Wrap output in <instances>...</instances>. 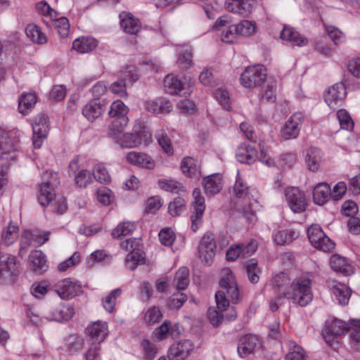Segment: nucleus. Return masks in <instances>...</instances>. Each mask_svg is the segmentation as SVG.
Listing matches in <instances>:
<instances>
[{
    "label": "nucleus",
    "instance_id": "f257e3e1",
    "mask_svg": "<svg viewBox=\"0 0 360 360\" xmlns=\"http://www.w3.org/2000/svg\"><path fill=\"white\" fill-rule=\"evenodd\" d=\"M219 285L225 291L219 290L215 294V300L217 309L223 312L229 307V301L226 297V294L230 297L234 304L240 300V292L236 277L229 268L222 270V276L219 281Z\"/></svg>",
    "mask_w": 360,
    "mask_h": 360
},
{
    "label": "nucleus",
    "instance_id": "f03ea898",
    "mask_svg": "<svg viewBox=\"0 0 360 360\" xmlns=\"http://www.w3.org/2000/svg\"><path fill=\"white\" fill-rule=\"evenodd\" d=\"M311 283L310 275L297 276L292 281L290 290L282 292L280 300L286 297L300 307L307 306L313 300Z\"/></svg>",
    "mask_w": 360,
    "mask_h": 360
},
{
    "label": "nucleus",
    "instance_id": "7ed1b4c3",
    "mask_svg": "<svg viewBox=\"0 0 360 360\" xmlns=\"http://www.w3.org/2000/svg\"><path fill=\"white\" fill-rule=\"evenodd\" d=\"M259 148L260 154L258 156L257 151L255 147H252L246 143H243L238 146L236 153V158L237 160L241 163L250 165L254 163L258 159L259 161L269 167L274 166V160L267 156L264 147L261 143H259Z\"/></svg>",
    "mask_w": 360,
    "mask_h": 360
},
{
    "label": "nucleus",
    "instance_id": "20e7f679",
    "mask_svg": "<svg viewBox=\"0 0 360 360\" xmlns=\"http://www.w3.org/2000/svg\"><path fill=\"white\" fill-rule=\"evenodd\" d=\"M59 184L58 174L46 171L41 175L37 200L41 206H47L56 198L55 186Z\"/></svg>",
    "mask_w": 360,
    "mask_h": 360
},
{
    "label": "nucleus",
    "instance_id": "39448f33",
    "mask_svg": "<svg viewBox=\"0 0 360 360\" xmlns=\"http://www.w3.org/2000/svg\"><path fill=\"white\" fill-rule=\"evenodd\" d=\"M266 76L267 72L263 65H251L247 67L241 73L240 82L245 88H257L265 82Z\"/></svg>",
    "mask_w": 360,
    "mask_h": 360
},
{
    "label": "nucleus",
    "instance_id": "423d86ee",
    "mask_svg": "<svg viewBox=\"0 0 360 360\" xmlns=\"http://www.w3.org/2000/svg\"><path fill=\"white\" fill-rule=\"evenodd\" d=\"M18 158L16 145L11 140L8 134L0 128V167L8 168L12 161Z\"/></svg>",
    "mask_w": 360,
    "mask_h": 360
},
{
    "label": "nucleus",
    "instance_id": "0eeeda50",
    "mask_svg": "<svg viewBox=\"0 0 360 360\" xmlns=\"http://www.w3.org/2000/svg\"><path fill=\"white\" fill-rule=\"evenodd\" d=\"M307 236L311 244L318 250L328 252L335 248V243L325 234L321 226L317 224H313L308 228Z\"/></svg>",
    "mask_w": 360,
    "mask_h": 360
},
{
    "label": "nucleus",
    "instance_id": "6e6552de",
    "mask_svg": "<svg viewBox=\"0 0 360 360\" xmlns=\"http://www.w3.org/2000/svg\"><path fill=\"white\" fill-rule=\"evenodd\" d=\"M216 248L214 235L211 232H207L198 245V257L201 262L206 266H211L215 256Z\"/></svg>",
    "mask_w": 360,
    "mask_h": 360
},
{
    "label": "nucleus",
    "instance_id": "1a4fd4ad",
    "mask_svg": "<svg viewBox=\"0 0 360 360\" xmlns=\"http://www.w3.org/2000/svg\"><path fill=\"white\" fill-rule=\"evenodd\" d=\"M348 330V325L345 321L334 319L326 323L322 334L326 343L330 347H334L338 344V338L344 335Z\"/></svg>",
    "mask_w": 360,
    "mask_h": 360
},
{
    "label": "nucleus",
    "instance_id": "9d476101",
    "mask_svg": "<svg viewBox=\"0 0 360 360\" xmlns=\"http://www.w3.org/2000/svg\"><path fill=\"white\" fill-rule=\"evenodd\" d=\"M285 196L289 208L294 213H302L307 210V201L306 195L298 188L290 187L286 188Z\"/></svg>",
    "mask_w": 360,
    "mask_h": 360
},
{
    "label": "nucleus",
    "instance_id": "9b49d317",
    "mask_svg": "<svg viewBox=\"0 0 360 360\" xmlns=\"http://www.w3.org/2000/svg\"><path fill=\"white\" fill-rule=\"evenodd\" d=\"M49 129L47 115L39 114L34 117L32 123V143L35 148H41L44 140L46 138Z\"/></svg>",
    "mask_w": 360,
    "mask_h": 360
},
{
    "label": "nucleus",
    "instance_id": "f8f14e48",
    "mask_svg": "<svg viewBox=\"0 0 360 360\" xmlns=\"http://www.w3.org/2000/svg\"><path fill=\"white\" fill-rule=\"evenodd\" d=\"M20 273V263L15 256L0 252V278L15 277Z\"/></svg>",
    "mask_w": 360,
    "mask_h": 360
},
{
    "label": "nucleus",
    "instance_id": "ddd939ff",
    "mask_svg": "<svg viewBox=\"0 0 360 360\" xmlns=\"http://www.w3.org/2000/svg\"><path fill=\"white\" fill-rule=\"evenodd\" d=\"M50 236L49 231H26L22 236L20 241V248L19 254L22 257L27 249L32 245L40 246L49 240Z\"/></svg>",
    "mask_w": 360,
    "mask_h": 360
},
{
    "label": "nucleus",
    "instance_id": "4468645a",
    "mask_svg": "<svg viewBox=\"0 0 360 360\" xmlns=\"http://www.w3.org/2000/svg\"><path fill=\"white\" fill-rule=\"evenodd\" d=\"M193 197L194 199L192 203L193 213L191 217V220L192 222L191 229L195 232L201 224V219L205 210V198L202 195L200 188H195L193 190Z\"/></svg>",
    "mask_w": 360,
    "mask_h": 360
},
{
    "label": "nucleus",
    "instance_id": "2eb2a0df",
    "mask_svg": "<svg viewBox=\"0 0 360 360\" xmlns=\"http://www.w3.org/2000/svg\"><path fill=\"white\" fill-rule=\"evenodd\" d=\"M346 89L342 82L336 83L330 86L324 94V100L332 109L341 106L346 97Z\"/></svg>",
    "mask_w": 360,
    "mask_h": 360
},
{
    "label": "nucleus",
    "instance_id": "dca6fc26",
    "mask_svg": "<svg viewBox=\"0 0 360 360\" xmlns=\"http://www.w3.org/2000/svg\"><path fill=\"white\" fill-rule=\"evenodd\" d=\"M55 291L62 299L74 297L82 292V285L78 281L66 278L58 281L54 286Z\"/></svg>",
    "mask_w": 360,
    "mask_h": 360
},
{
    "label": "nucleus",
    "instance_id": "f3484780",
    "mask_svg": "<svg viewBox=\"0 0 360 360\" xmlns=\"http://www.w3.org/2000/svg\"><path fill=\"white\" fill-rule=\"evenodd\" d=\"M86 334L90 345H100L108 335L107 323L100 321H95L86 327Z\"/></svg>",
    "mask_w": 360,
    "mask_h": 360
},
{
    "label": "nucleus",
    "instance_id": "a211bd4d",
    "mask_svg": "<svg viewBox=\"0 0 360 360\" xmlns=\"http://www.w3.org/2000/svg\"><path fill=\"white\" fill-rule=\"evenodd\" d=\"M68 174L75 179V184L79 187L86 186L91 181V174L86 169L79 170V158H74L69 164Z\"/></svg>",
    "mask_w": 360,
    "mask_h": 360
},
{
    "label": "nucleus",
    "instance_id": "6ab92c4d",
    "mask_svg": "<svg viewBox=\"0 0 360 360\" xmlns=\"http://www.w3.org/2000/svg\"><path fill=\"white\" fill-rule=\"evenodd\" d=\"M304 120L302 112H295L286 122L282 131L283 136L285 139L296 138L300 130L301 125Z\"/></svg>",
    "mask_w": 360,
    "mask_h": 360
},
{
    "label": "nucleus",
    "instance_id": "aec40b11",
    "mask_svg": "<svg viewBox=\"0 0 360 360\" xmlns=\"http://www.w3.org/2000/svg\"><path fill=\"white\" fill-rule=\"evenodd\" d=\"M259 340L255 335L248 334L242 337L238 345V352L240 357L245 358L254 352L259 346Z\"/></svg>",
    "mask_w": 360,
    "mask_h": 360
},
{
    "label": "nucleus",
    "instance_id": "412c9836",
    "mask_svg": "<svg viewBox=\"0 0 360 360\" xmlns=\"http://www.w3.org/2000/svg\"><path fill=\"white\" fill-rule=\"evenodd\" d=\"M181 172L186 177L198 181L201 176L200 166L196 160L188 156L181 160Z\"/></svg>",
    "mask_w": 360,
    "mask_h": 360
},
{
    "label": "nucleus",
    "instance_id": "4be33fe9",
    "mask_svg": "<svg viewBox=\"0 0 360 360\" xmlns=\"http://www.w3.org/2000/svg\"><path fill=\"white\" fill-rule=\"evenodd\" d=\"M127 160L131 165L148 169H153L155 167V161L146 153L130 152L127 155Z\"/></svg>",
    "mask_w": 360,
    "mask_h": 360
},
{
    "label": "nucleus",
    "instance_id": "5701e85b",
    "mask_svg": "<svg viewBox=\"0 0 360 360\" xmlns=\"http://www.w3.org/2000/svg\"><path fill=\"white\" fill-rule=\"evenodd\" d=\"M29 266L32 271L41 274L48 269L46 256L41 250H34L29 255Z\"/></svg>",
    "mask_w": 360,
    "mask_h": 360
},
{
    "label": "nucleus",
    "instance_id": "b1692460",
    "mask_svg": "<svg viewBox=\"0 0 360 360\" xmlns=\"http://www.w3.org/2000/svg\"><path fill=\"white\" fill-rule=\"evenodd\" d=\"M332 198L330 186L327 183H319L314 188L313 199L316 204L323 205Z\"/></svg>",
    "mask_w": 360,
    "mask_h": 360
},
{
    "label": "nucleus",
    "instance_id": "393cba45",
    "mask_svg": "<svg viewBox=\"0 0 360 360\" xmlns=\"http://www.w3.org/2000/svg\"><path fill=\"white\" fill-rule=\"evenodd\" d=\"M170 333L173 339H177L179 335L178 323L171 326V323L169 321H165L164 323L155 328L153 334L155 338L158 340H165L167 335Z\"/></svg>",
    "mask_w": 360,
    "mask_h": 360
},
{
    "label": "nucleus",
    "instance_id": "a878e982",
    "mask_svg": "<svg viewBox=\"0 0 360 360\" xmlns=\"http://www.w3.org/2000/svg\"><path fill=\"white\" fill-rule=\"evenodd\" d=\"M281 38L288 41L292 45L303 46L307 44L308 39L294 30L292 27L284 26L281 32Z\"/></svg>",
    "mask_w": 360,
    "mask_h": 360
},
{
    "label": "nucleus",
    "instance_id": "bb28decb",
    "mask_svg": "<svg viewBox=\"0 0 360 360\" xmlns=\"http://www.w3.org/2000/svg\"><path fill=\"white\" fill-rule=\"evenodd\" d=\"M203 184L205 193L210 196L218 193L222 188V180L218 174H211L204 178Z\"/></svg>",
    "mask_w": 360,
    "mask_h": 360
},
{
    "label": "nucleus",
    "instance_id": "cd10ccee",
    "mask_svg": "<svg viewBox=\"0 0 360 360\" xmlns=\"http://www.w3.org/2000/svg\"><path fill=\"white\" fill-rule=\"evenodd\" d=\"M120 17L121 18L120 25L124 32L130 34H136L140 31L141 22L131 14L123 13L120 15Z\"/></svg>",
    "mask_w": 360,
    "mask_h": 360
},
{
    "label": "nucleus",
    "instance_id": "c85d7f7f",
    "mask_svg": "<svg viewBox=\"0 0 360 360\" xmlns=\"http://www.w3.org/2000/svg\"><path fill=\"white\" fill-rule=\"evenodd\" d=\"M331 290L340 304L346 305L348 304L351 296V290L345 284L333 281L331 285Z\"/></svg>",
    "mask_w": 360,
    "mask_h": 360
},
{
    "label": "nucleus",
    "instance_id": "c756f323",
    "mask_svg": "<svg viewBox=\"0 0 360 360\" xmlns=\"http://www.w3.org/2000/svg\"><path fill=\"white\" fill-rule=\"evenodd\" d=\"M330 264L335 271L345 276L350 275L353 272L352 266L346 261L345 257L338 255H334L330 257Z\"/></svg>",
    "mask_w": 360,
    "mask_h": 360
},
{
    "label": "nucleus",
    "instance_id": "7c9ffc66",
    "mask_svg": "<svg viewBox=\"0 0 360 360\" xmlns=\"http://www.w3.org/2000/svg\"><path fill=\"white\" fill-rule=\"evenodd\" d=\"M104 111V104L95 101L88 103L82 109L83 115L89 121L99 117Z\"/></svg>",
    "mask_w": 360,
    "mask_h": 360
},
{
    "label": "nucleus",
    "instance_id": "2f4dec72",
    "mask_svg": "<svg viewBox=\"0 0 360 360\" xmlns=\"http://www.w3.org/2000/svg\"><path fill=\"white\" fill-rule=\"evenodd\" d=\"M288 353L285 354V360H307L304 349L292 340L285 342Z\"/></svg>",
    "mask_w": 360,
    "mask_h": 360
},
{
    "label": "nucleus",
    "instance_id": "473e14b6",
    "mask_svg": "<svg viewBox=\"0 0 360 360\" xmlns=\"http://www.w3.org/2000/svg\"><path fill=\"white\" fill-rule=\"evenodd\" d=\"M97 46V40L92 37L77 38L72 43L73 49L82 53L93 51Z\"/></svg>",
    "mask_w": 360,
    "mask_h": 360
},
{
    "label": "nucleus",
    "instance_id": "72a5a7b5",
    "mask_svg": "<svg viewBox=\"0 0 360 360\" xmlns=\"http://www.w3.org/2000/svg\"><path fill=\"white\" fill-rule=\"evenodd\" d=\"M321 160V150L315 147L309 148L306 154L305 161L308 169L311 172H316L319 169Z\"/></svg>",
    "mask_w": 360,
    "mask_h": 360
},
{
    "label": "nucleus",
    "instance_id": "f704fd0d",
    "mask_svg": "<svg viewBox=\"0 0 360 360\" xmlns=\"http://www.w3.org/2000/svg\"><path fill=\"white\" fill-rule=\"evenodd\" d=\"M290 278L288 274L281 271L274 275L270 281V285L275 290L274 293L283 292L290 284Z\"/></svg>",
    "mask_w": 360,
    "mask_h": 360
},
{
    "label": "nucleus",
    "instance_id": "c9c22d12",
    "mask_svg": "<svg viewBox=\"0 0 360 360\" xmlns=\"http://www.w3.org/2000/svg\"><path fill=\"white\" fill-rule=\"evenodd\" d=\"M74 314L72 307L60 304L55 307L51 311V318L56 321H68Z\"/></svg>",
    "mask_w": 360,
    "mask_h": 360
},
{
    "label": "nucleus",
    "instance_id": "e433bc0d",
    "mask_svg": "<svg viewBox=\"0 0 360 360\" xmlns=\"http://www.w3.org/2000/svg\"><path fill=\"white\" fill-rule=\"evenodd\" d=\"M298 237V233L292 229L279 230L274 234V241L279 245H288Z\"/></svg>",
    "mask_w": 360,
    "mask_h": 360
},
{
    "label": "nucleus",
    "instance_id": "4c0bfd02",
    "mask_svg": "<svg viewBox=\"0 0 360 360\" xmlns=\"http://www.w3.org/2000/svg\"><path fill=\"white\" fill-rule=\"evenodd\" d=\"M25 33L27 37L35 44H43L47 41L46 35L37 25H27L25 28Z\"/></svg>",
    "mask_w": 360,
    "mask_h": 360
},
{
    "label": "nucleus",
    "instance_id": "58836bf2",
    "mask_svg": "<svg viewBox=\"0 0 360 360\" xmlns=\"http://www.w3.org/2000/svg\"><path fill=\"white\" fill-rule=\"evenodd\" d=\"M243 266L250 282L252 283H258L261 270L258 266L257 260L256 259H250L244 263Z\"/></svg>",
    "mask_w": 360,
    "mask_h": 360
},
{
    "label": "nucleus",
    "instance_id": "ea45409f",
    "mask_svg": "<svg viewBox=\"0 0 360 360\" xmlns=\"http://www.w3.org/2000/svg\"><path fill=\"white\" fill-rule=\"evenodd\" d=\"M37 103V96L34 94H22L18 100V108L20 113L26 115L31 110Z\"/></svg>",
    "mask_w": 360,
    "mask_h": 360
},
{
    "label": "nucleus",
    "instance_id": "a19ab883",
    "mask_svg": "<svg viewBox=\"0 0 360 360\" xmlns=\"http://www.w3.org/2000/svg\"><path fill=\"white\" fill-rule=\"evenodd\" d=\"M165 92L172 95H179L180 92V79L178 75L168 74L164 79Z\"/></svg>",
    "mask_w": 360,
    "mask_h": 360
},
{
    "label": "nucleus",
    "instance_id": "79ce46f5",
    "mask_svg": "<svg viewBox=\"0 0 360 360\" xmlns=\"http://www.w3.org/2000/svg\"><path fill=\"white\" fill-rule=\"evenodd\" d=\"M129 118L114 119L108 126V136L111 137H116L119 136L127 126Z\"/></svg>",
    "mask_w": 360,
    "mask_h": 360
},
{
    "label": "nucleus",
    "instance_id": "37998d69",
    "mask_svg": "<svg viewBox=\"0 0 360 360\" xmlns=\"http://www.w3.org/2000/svg\"><path fill=\"white\" fill-rule=\"evenodd\" d=\"M18 237V227L9 224L3 231L1 234V243L6 246L12 245Z\"/></svg>",
    "mask_w": 360,
    "mask_h": 360
},
{
    "label": "nucleus",
    "instance_id": "c03bdc74",
    "mask_svg": "<svg viewBox=\"0 0 360 360\" xmlns=\"http://www.w3.org/2000/svg\"><path fill=\"white\" fill-rule=\"evenodd\" d=\"M128 112L129 108L124 103L120 100H117L111 104L109 115L112 117H114V119L128 118L127 117Z\"/></svg>",
    "mask_w": 360,
    "mask_h": 360
},
{
    "label": "nucleus",
    "instance_id": "a18cd8bd",
    "mask_svg": "<svg viewBox=\"0 0 360 360\" xmlns=\"http://www.w3.org/2000/svg\"><path fill=\"white\" fill-rule=\"evenodd\" d=\"M136 228L135 223L124 221L117 225L112 231V236L118 238L122 236L131 234Z\"/></svg>",
    "mask_w": 360,
    "mask_h": 360
},
{
    "label": "nucleus",
    "instance_id": "49530a36",
    "mask_svg": "<svg viewBox=\"0 0 360 360\" xmlns=\"http://www.w3.org/2000/svg\"><path fill=\"white\" fill-rule=\"evenodd\" d=\"M232 194L238 199H243L245 200L246 198L249 199L248 187L242 181L238 172L236 183L233 186Z\"/></svg>",
    "mask_w": 360,
    "mask_h": 360
},
{
    "label": "nucleus",
    "instance_id": "de8ad7c7",
    "mask_svg": "<svg viewBox=\"0 0 360 360\" xmlns=\"http://www.w3.org/2000/svg\"><path fill=\"white\" fill-rule=\"evenodd\" d=\"M141 143V132L126 133L121 139V146L126 148H134Z\"/></svg>",
    "mask_w": 360,
    "mask_h": 360
},
{
    "label": "nucleus",
    "instance_id": "09e8293b",
    "mask_svg": "<svg viewBox=\"0 0 360 360\" xmlns=\"http://www.w3.org/2000/svg\"><path fill=\"white\" fill-rule=\"evenodd\" d=\"M193 65V51L191 46L181 44V69H188Z\"/></svg>",
    "mask_w": 360,
    "mask_h": 360
},
{
    "label": "nucleus",
    "instance_id": "8fccbe9b",
    "mask_svg": "<svg viewBox=\"0 0 360 360\" xmlns=\"http://www.w3.org/2000/svg\"><path fill=\"white\" fill-rule=\"evenodd\" d=\"M162 317V314L159 307L153 306L147 309L144 314L143 319L146 323L153 325L159 322Z\"/></svg>",
    "mask_w": 360,
    "mask_h": 360
},
{
    "label": "nucleus",
    "instance_id": "3c124183",
    "mask_svg": "<svg viewBox=\"0 0 360 360\" xmlns=\"http://www.w3.org/2000/svg\"><path fill=\"white\" fill-rule=\"evenodd\" d=\"M120 77L126 83L133 84L139 79L136 67L134 65H127L121 71Z\"/></svg>",
    "mask_w": 360,
    "mask_h": 360
},
{
    "label": "nucleus",
    "instance_id": "603ef678",
    "mask_svg": "<svg viewBox=\"0 0 360 360\" xmlns=\"http://www.w3.org/2000/svg\"><path fill=\"white\" fill-rule=\"evenodd\" d=\"M93 175L96 181L103 183L108 184L110 181V176L107 171L106 168L101 165H96L93 169Z\"/></svg>",
    "mask_w": 360,
    "mask_h": 360
},
{
    "label": "nucleus",
    "instance_id": "864d4df0",
    "mask_svg": "<svg viewBox=\"0 0 360 360\" xmlns=\"http://www.w3.org/2000/svg\"><path fill=\"white\" fill-rule=\"evenodd\" d=\"M121 289L117 288L112 290L105 299L103 300V306L107 311L112 313L114 311L116 304V299L121 295Z\"/></svg>",
    "mask_w": 360,
    "mask_h": 360
},
{
    "label": "nucleus",
    "instance_id": "5fc2aeb1",
    "mask_svg": "<svg viewBox=\"0 0 360 360\" xmlns=\"http://www.w3.org/2000/svg\"><path fill=\"white\" fill-rule=\"evenodd\" d=\"M337 117L342 129L346 130H352L353 129L354 122L349 114L345 110H339L337 112Z\"/></svg>",
    "mask_w": 360,
    "mask_h": 360
},
{
    "label": "nucleus",
    "instance_id": "6e6d98bb",
    "mask_svg": "<svg viewBox=\"0 0 360 360\" xmlns=\"http://www.w3.org/2000/svg\"><path fill=\"white\" fill-rule=\"evenodd\" d=\"M238 34L250 35L256 30V23L254 21L244 20L236 25Z\"/></svg>",
    "mask_w": 360,
    "mask_h": 360
},
{
    "label": "nucleus",
    "instance_id": "4d7b16f0",
    "mask_svg": "<svg viewBox=\"0 0 360 360\" xmlns=\"http://www.w3.org/2000/svg\"><path fill=\"white\" fill-rule=\"evenodd\" d=\"M144 257L141 253L129 252L125 259V266L133 271L138 264H143Z\"/></svg>",
    "mask_w": 360,
    "mask_h": 360
},
{
    "label": "nucleus",
    "instance_id": "13d9d810",
    "mask_svg": "<svg viewBox=\"0 0 360 360\" xmlns=\"http://www.w3.org/2000/svg\"><path fill=\"white\" fill-rule=\"evenodd\" d=\"M276 91V82L275 81L269 82L266 89L261 96V99L267 102H275Z\"/></svg>",
    "mask_w": 360,
    "mask_h": 360
},
{
    "label": "nucleus",
    "instance_id": "bf43d9fd",
    "mask_svg": "<svg viewBox=\"0 0 360 360\" xmlns=\"http://www.w3.org/2000/svg\"><path fill=\"white\" fill-rule=\"evenodd\" d=\"M194 82L193 77L191 73L184 75L183 79L181 78V91H184L181 93V97L184 96L186 98L190 95L193 91Z\"/></svg>",
    "mask_w": 360,
    "mask_h": 360
},
{
    "label": "nucleus",
    "instance_id": "052dcab7",
    "mask_svg": "<svg viewBox=\"0 0 360 360\" xmlns=\"http://www.w3.org/2000/svg\"><path fill=\"white\" fill-rule=\"evenodd\" d=\"M54 25L58 32L63 37H66L70 33V23L68 18L65 17L60 18L54 22Z\"/></svg>",
    "mask_w": 360,
    "mask_h": 360
},
{
    "label": "nucleus",
    "instance_id": "680f3d73",
    "mask_svg": "<svg viewBox=\"0 0 360 360\" xmlns=\"http://www.w3.org/2000/svg\"><path fill=\"white\" fill-rule=\"evenodd\" d=\"M161 189L173 193H178L179 191V182L172 179H160L158 181Z\"/></svg>",
    "mask_w": 360,
    "mask_h": 360
},
{
    "label": "nucleus",
    "instance_id": "e2e57ef3",
    "mask_svg": "<svg viewBox=\"0 0 360 360\" xmlns=\"http://www.w3.org/2000/svg\"><path fill=\"white\" fill-rule=\"evenodd\" d=\"M80 262V255L75 252L70 257L59 264L58 269L60 271H65L70 267L74 266Z\"/></svg>",
    "mask_w": 360,
    "mask_h": 360
},
{
    "label": "nucleus",
    "instance_id": "0e129e2a",
    "mask_svg": "<svg viewBox=\"0 0 360 360\" xmlns=\"http://www.w3.org/2000/svg\"><path fill=\"white\" fill-rule=\"evenodd\" d=\"M174 232L169 228L164 229L159 233L160 241L165 246L171 245L174 241Z\"/></svg>",
    "mask_w": 360,
    "mask_h": 360
},
{
    "label": "nucleus",
    "instance_id": "69168bd1",
    "mask_svg": "<svg viewBox=\"0 0 360 360\" xmlns=\"http://www.w3.org/2000/svg\"><path fill=\"white\" fill-rule=\"evenodd\" d=\"M66 94L67 91L65 86L56 85L53 87L52 90L50 92V99L55 101H62L65 98Z\"/></svg>",
    "mask_w": 360,
    "mask_h": 360
},
{
    "label": "nucleus",
    "instance_id": "338daca9",
    "mask_svg": "<svg viewBox=\"0 0 360 360\" xmlns=\"http://www.w3.org/2000/svg\"><path fill=\"white\" fill-rule=\"evenodd\" d=\"M159 145L163 150L168 155H172L174 150L172 146L171 141L166 134H157L156 136Z\"/></svg>",
    "mask_w": 360,
    "mask_h": 360
},
{
    "label": "nucleus",
    "instance_id": "774afa93",
    "mask_svg": "<svg viewBox=\"0 0 360 360\" xmlns=\"http://www.w3.org/2000/svg\"><path fill=\"white\" fill-rule=\"evenodd\" d=\"M358 212V206L354 201L347 200L342 205V213L347 217H353Z\"/></svg>",
    "mask_w": 360,
    "mask_h": 360
}]
</instances>
